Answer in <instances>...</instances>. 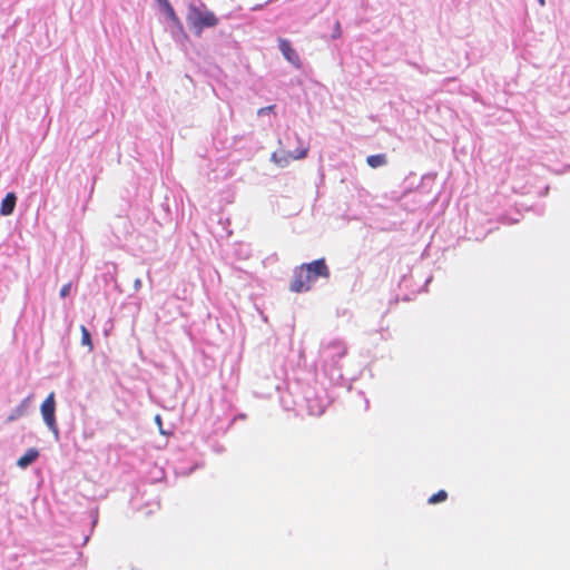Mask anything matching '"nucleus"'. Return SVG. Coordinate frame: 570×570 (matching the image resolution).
<instances>
[{
    "label": "nucleus",
    "instance_id": "f257e3e1",
    "mask_svg": "<svg viewBox=\"0 0 570 570\" xmlns=\"http://www.w3.org/2000/svg\"><path fill=\"white\" fill-rule=\"evenodd\" d=\"M331 272L325 258H318L311 263H304L293 271V278L289 291L293 293H305L311 291L313 284L320 278H330Z\"/></svg>",
    "mask_w": 570,
    "mask_h": 570
},
{
    "label": "nucleus",
    "instance_id": "f03ea898",
    "mask_svg": "<svg viewBox=\"0 0 570 570\" xmlns=\"http://www.w3.org/2000/svg\"><path fill=\"white\" fill-rule=\"evenodd\" d=\"M186 22L196 37H200L204 29L216 27L219 19L207 9L203 2H190L187 8Z\"/></svg>",
    "mask_w": 570,
    "mask_h": 570
},
{
    "label": "nucleus",
    "instance_id": "7ed1b4c3",
    "mask_svg": "<svg viewBox=\"0 0 570 570\" xmlns=\"http://www.w3.org/2000/svg\"><path fill=\"white\" fill-rule=\"evenodd\" d=\"M347 353V347L343 341L332 340L327 343H323L320 355L324 365L337 366L341 358Z\"/></svg>",
    "mask_w": 570,
    "mask_h": 570
},
{
    "label": "nucleus",
    "instance_id": "20e7f679",
    "mask_svg": "<svg viewBox=\"0 0 570 570\" xmlns=\"http://www.w3.org/2000/svg\"><path fill=\"white\" fill-rule=\"evenodd\" d=\"M40 412L45 424L53 433L56 441H58L60 432L56 421V400L53 392H51L42 402Z\"/></svg>",
    "mask_w": 570,
    "mask_h": 570
},
{
    "label": "nucleus",
    "instance_id": "39448f33",
    "mask_svg": "<svg viewBox=\"0 0 570 570\" xmlns=\"http://www.w3.org/2000/svg\"><path fill=\"white\" fill-rule=\"evenodd\" d=\"M304 400L306 402V409L309 415L320 416L325 412L327 400L324 396L318 395L312 391H307Z\"/></svg>",
    "mask_w": 570,
    "mask_h": 570
},
{
    "label": "nucleus",
    "instance_id": "423d86ee",
    "mask_svg": "<svg viewBox=\"0 0 570 570\" xmlns=\"http://www.w3.org/2000/svg\"><path fill=\"white\" fill-rule=\"evenodd\" d=\"M278 49L284 56V58L292 63L295 68H301V58L297 51L292 47V43L287 39L278 40Z\"/></svg>",
    "mask_w": 570,
    "mask_h": 570
},
{
    "label": "nucleus",
    "instance_id": "0eeeda50",
    "mask_svg": "<svg viewBox=\"0 0 570 570\" xmlns=\"http://www.w3.org/2000/svg\"><path fill=\"white\" fill-rule=\"evenodd\" d=\"M31 396L24 397L16 407H13L7 417V422H13L19 420L20 417H23L28 414V410L30 406Z\"/></svg>",
    "mask_w": 570,
    "mask_h": 570
},
{
    "label": "nucleus",
    "instance_id": "6e6552de",
    "mask_svg": "<svg viewBox=\"0 0 570 570\" xmlns=\"http://www.w3.org/2000/svg\"><path fill=\"white\" fill-rule=\"evenodd\" d=\"M161 10L163 12L165 13L166 18L177 28L179 29V32L184 36V38H187V35L184 30V26L180 21V19L178 18V16L176 14L173 6L170 4L169 1H167L165 4H163L161 7Z\"/></svg>",
    "mask_w": 570,
    "mask_h": 570
},
{
    "label": "nucleus",
    "instance_id": "1a4fd4ad",
    "mask_svg": "<svg viewBox=\"0 0 570 570\" xmlns=\"http://www.w3.org/2000/svg\"><path fill=\"white\" fill-rule=\"evenodd\" d=\"M17 203V196L14 193H8L1 202L0 214L2 216H9L13 213Z\"/></svg>",
    "mask_w": 570,
    "mask_h": 570
},
{
    "label": "nucleus",
    "instance_id": "9d476101",
    "mask_svg": "<svg viewBox=\"0 0 570 570\" xmlns=\"http://www.w3.org/2000/svg\"><path fill=\"white\" fill-rule=\"evenodd\" d=\"M39 458V451L35 448H30L26 453L20 456L17 461V465L21 469H27Z\"/></svg>",
    "mask_w": 570,
    "mask_h": 570
},
{
    "label": "nucleus",
    "instance_id": "9b49d317",
    "mask_svg": "<svg viewBox=\"0 0 570 570\" xmlns=\"http://www.w3.org/2000/svg\"><path fill=\"white\" fill-rule=\"evenodd\" d=\"M366 164L372 168H379L387 164V156L385 154L370 155L366 158Z\"/></svg>",
    "mask_w": 570,
    "mask_h": 570
},
{
    "label": "nucleus",
    "instance_id": "f8f14e48",
    "mask_svg": "<svg viewBox=\"0 0 570 570\" xmlns=\"http://www.w3.org/2000/svg\"><path fill=\"white\" fill-rule=\"evenodd\" d=\"M80 330H81V344L83 346H88L89 350L91 351L94 348V346H92V341H91V335H90L89 330L85 325H81Z\"/></svg>",
    "mask_w": 570,
    "mask_h": 570
},
{
    "label": "nucleus",
    "instance_id": "ddd939ff",
    "mask_svg": "<svg viewBox=\"0 0 570 570\" xmlns=\"http://www.w3.org/2000/svg\"><path fill=\"white\" fill-rule=\"evenodd\" d=\"M448 498V493L446 491L444 490H440L439 492H436L435 494L431 495L428 500V502L430 504H435V503H439V502H442V501H445Z\"/></svg>",
    "mask_w": 570,
    "mask_h": 570
},
{
    "label": "nucleus",
    "instance_id": "4468645a",
    "mask_svg": "<svg viewBox=\"0 0 570 570\" xmlns=\"http://www.w3.org/2000/svg\"><path fill=\"white\" fill-rule=\"evenodd\" d=\"M342 36V29L340 21H336L333 28V32L331 35L332 39H338Z\"/></svg>",
    "mask_w": 570,
    "mask_h": 570
},
{
    "label": "nucleus",
    "instance_id": "2eb2a0df",
    "mask_svg": "<svg viewBox=\"0 0 570 570\" xmlns=\"http://www.w3.org/2000/svg\"><path fill=\"white\" fill-rule=\"evenodd\" d=\"M70 291H71V284H70V283L65 284V285L60 288L59 296H60L61 298H66V297L70 294Z\"/></svg>",
    "mask_w": 570,
    "mask_h": 570
},
{
    "label": "nucleus",
    "instance_id": "dca6fc26",
    "mask_svg": "<svg viewBox=\"0 0 570 570\" xmlns=\"http://www.w3.org/2000/svg\"><path fill=\"white\" fill-rule=\"evenodd\" d=\"M274 108H275V106L262 107V108L258 109L257 115L259 117L265 116V115L269 114L271 111H273Z\"/></svg>",
    "mask_w": 570,
    "mask_h": 570
},
{
    "label": "nucleus",
    "instance_id": "f3484780",
    "mask_svg": "<svg viewBox=\"0 0 570 570\" xmlns=\"http://www.w3.org/2000/svg\"><path fill=\"white\" fill-rule=\"evenodd\" d=\"M307 155V149H302L301 151L294 154V153H289V156L293 158V159H302L304 157H306Z\"/></svg>",
    "mask_w": 570,
    "mask_h": 570
},
{
    "label": "nucleus",
    "instance_id": "a211bd4d",
    "mask_svg": "<svg viewBox=\"0 0 570 570\" xmlns=\"http://www.w3.org/2000/svg\"><path fill=\"white\" fill-rule=\"evenodd\" d=\"M272 160L275 161L276 164L281 165V166H284L283 159L278 158V154L277 153H274L272 155Z\"/></svg>",
    "mask_w": 570,
    "mask_h": 570
},
{
    "label": "nucleus",
    "instance_id": "6ab92c4d",
    "mask_svg": "<svg viewBox=\"0 0 570 570\" xmlns=\"http://www.w3.org/2000/svg\"><path fill=\"white\" fill-rule=\"evenodd\" d=\"M272 1H273V0H268V1H266L264 4H257V6H255L252 10H254V11H256V10H261V9H263V8L265 7V4H267V3L272 2Z\"/></svg>",
    "mask_w": 570,
    "mask_h": 570
},
{
    "label": "nucleus",
    "instance_id": "aec40b11",
    "mask_svg": "<svg viewBox=\"0 0 570 570\" xmlns=\"http://www.w3.org/2000/svg\"><path fill=\"white\" fill-rule=\"evenodd\" d=\"M171 28H173V35L176 37V36H181L184 38V36L179 32V29H177L173 23H171Z\"/></svg>",
    "mask_w": 570,
    "mask_h": 570
},
{
    "label": "nucleus",
    "instance_id": "412c9836",
    "mask_svg": "<svg viewBox=\"0 0 570 570\" xmlns=\"http://www.w3.org/2000/svg\"><path fill=\"white\" fill-rule=\"evenodd\" d=\"M134 285H135V288H136V289L140 288V286H141V281H140L139 278H137V279L135 281V284H134Z\"/></svg>",
    "mask_w": 570,
    "mask_h": 570
},
{
    "label": "nucleus",
    "instance_id": "4be33fe9",
    "mask_svg": "<svg viewBox=\"0 0 570 570\" xmlns=\"http://www.w3.org/2000/svg\"><path fill=\"white\" fill-rule=\"evenodd\" d=\"M195 468H196V465L190 468L188 471H180V473L189 474V473H191L195 470Z\"/></svg>",
    "mask_w": 570,
    "mask_h": 570
},
{
    "label": "nucleus",
    "instance_id": "5701e85b",
    "mask_svg": "<svg viewBox=\"0 0 570 570\" xmlns=\"http://www.w3.org/2000/svg\"><path fill=\"white\" fill-rule=\"evenodd\" d=\"M155 420H156V423H158L159 425L161 424V417H160V415H156Z\"/></svg>",
    "mask_w": 570,
    "mask_h": 570
},
{
    "label": "nucleus",
    "instance_id": "b1692460",
    "mask_svg": "<svg viewBox=\"0 0 570 570\" xmlns=\"http://www.w3.org/2000/svg\"><path fill=\"white\" fill-rule=\"evenodd\" d=\"M159 4V7H161L163 4H165L168 0H156Z\"/></svg>",
    "mask_w": 570,
    "mask_h": 570
},
{
    "label": "nucleus",
    "instance_id": "393cba45",
    "mask_svg": "<svg viewBox=\"0 0 570 570\" xmlns=\"http://www.w3.org/2000/svg\"><path fill=\"white\" fill-rule=\"evenodd\" d=\"M538 2L540 3V6H544L546 4V0H538Z\"/></svg>",
    "mask_w": 570,
    "mask_h": 570
},
{
    "label": "nucleus",
    "instance_id": "a878e982",
    "mask_svg": "<svg viewBox=\"0 0 570 570\" xmlns=\"http://www.w3.org/2000/svg\"><path fill=\"white\" fill-rule=\"evenodd\" d=\"M367 407H368V401L365 400V409H367Z\"/></svg>",
    "mask_w": 570,
    "mask_h": 570
}]
</instances>
